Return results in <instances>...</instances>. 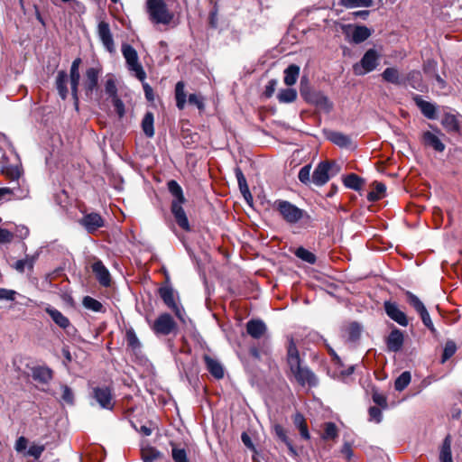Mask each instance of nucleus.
Segmentation results:
<instances>
[{"instance_id":"obj_1","label":"nucleus","mask_w":462,"mask_h":462,"mask_svg":"<svg viewBox=\"0 0 462 462\" xmlns=\"http://www.w3.org/2000/svg\"><path fill=\"white\" fill-rule=\"evenodd\" d=\"M286 359L291 374L300 386L308 385L311 388L319 384L314 372L309 366L301 365L300 352L293 338L289 341Z\"/></svg>"},{"instance_id":"obj_2","label":"nucleus","mask_w":462,"mask_h":462,"mask_svg":"<svg viewBox=\"0 0 462 462\" xmlns=\"http://www.w3.org/2000/svg\"><path fill=\"white\" fill-rule=\"evenodd\" d=\"M167 188L173 197L171 203V212L175 222L182 230L190 232L191 227L187 214L182 207V205L186 203L187 199L183 194L181 186L175 180H171L167 182Z\"/></svg>"},{"instance_id":"obj_3","label":"nucleus","mask_w":462,"mask_h":462,"mask_svg":"<svg viewBox=\"0 0 462 462\" xmlns=\"http://www.w3.org/2000/svg\"><path fill=\"white\" fill-rule=\"evenodd\" d=\"M300 94L306 103L313 105L326 113H329L333 109V103L329 98L323 92L312 88L306 76L300 79Z\"/></svg>"},{"instance_id":"obj_4","label":"nucleus","mask_w":462,"mask_h":462,"mask_svg":"<svg viewBox=\"0 0 462 462\" xmlns=\"http://www.w3.org/2000/svg\"><path fill=\"white\" fill-rule=\"evenodd\" d=\"M274 208L279 212L283 220L289 224H296L300 220L306 223L311 221V217L307 211L298 208L287 200L278 199L274 202Z\"/></svg>"},{"instance_id":"obj_5","label":"nucleus","mask_w":462,"mask_h":462,"mask_svg":"<svg viewBox=\"0 0 462 462\" xmlns=\"http://www.w3.org/2000/svg\"><path fill=\"white\" fill-rule=\"evenodd\" d=\"M340 170V166L335 161H322L318 163L311 174L312 183L318 187L324 186L332 177L337 175Z\"/></svg>"},{"instance_id":"obj_6","label":"nucleus","mask_w":462,"mask_h":462,"mask_svg":"<svg viewBox=\"0 0 462 462\" xmlns=\"http://www.w3.org/2000/svg\"><path fill=\"white\" fill-rule=\"evenodd\" d=\"M147 11L151 21L155 23L169 24L174 17L163 0H147Z\"/></svg>"},{"instance_id":"obj_7","label":"nucleus","mask_w":462,"mask_h":462,"mask_svg":"<svg viewBox=\"0 0 462 462\" xmlns=\"http://www.w3.org/2000/svg\"><path fill=\"white\" fill-rule=\"evenodd\" d=\"M157 292H158V295L160 296V298L162 299V300L163 301V303L167 306V308L170 309L171 310H172L173 313L175 314V316L180 320L184 322L182 310L179 307V305L175 301V291L170 283V279L168 276L166 277L165 282L162 283L158 288Z\"/></svg>"},{"instance_id":"obj_8","label":"nucleus","mask_w":462,"mask_h":462,"mask_svg":"<svg viewBox=\"0 0 462 462\" xmlns=\"http://www.w3.org/2000/svg\"><path fill=\"white\" fill-rule=\"evenodd\" d=\"M121 51L129 70L134 71L140 81H143L146 79V73L139 62L136 50L132 45L124 43Z\"/></svg>"},{"instance_id":"obj_9","label":"nucleus","mask_w":462,"mask_h":462,"mask_svg":"<svg viewBox=\"0 0 462 462\" xmlns=\"http://www.w3.org/2000/svg\"><path fill=\"white\" fill-rule=\"evenodd\" d=\"M151 328L154 334L161 336H168L171 333H176L178 330L176 321L167 312L160 314Z\"/></svg>"},{"instance_id":"obj_10","label":"nucleus","mask_w":462,"mask_h":462,"mask_svg":"<svg viewBox=\"0 0 462 462\" xmlns=\"http://www.w3.org/2000/svg\"><path fill=\"white\" fill-rule=\"evenodd\" d=\"M379 54L374 49L365 51L359 63L353 66L356 75H365L374 70L378 65Z\"/></svg>"},{"instance_id":"obj_11","label":"nucleus","mask_w":462,"mask_h":462,"mask_svg":"<svg viewBox=\"0 0 462 462\" xmlns=\"http://www.w3.org/2000/svg\"><path fill=\"white\" fill-rule=\"evenodd\" d=\"M91 397L102 409L109 411L114 409L115 402L111 387L106 385L93 387Z\"/></svg>"},{"instance_id":"obj_12","label":"nucleus","mask_w":462,"mask_h":462,"mask_svg":"<svg viewBox=\"0 0 462 462\" xmlns=\"http://www.w3.org/2000/svg\"><path fill=\"white\" fill-rule=\"evenodd\" d=\"M102 69L98 67H90L86 69L82 83L86 96H91L97 89Z\"/></svg>"},{"instance_id":"obj_13","label":"nucleus","mask_w":462,"mask_h":462,"mask_svg":"<svg viewBox=\"0 0 462 462\" xmlns=\"http://www.w3.org/2000/svg\"><path fill=\"white\" fill-rule=\"evenodd\" d=\"M383 309L386 315L393 321L398 323L400 326L406 327L409 324L407 315L399 309L396 302L389 300L384 301Z\"/></svg>"},{"instance_id":"obj_14","label":"nucleus","mask_w":462,"mask_h":462,"mask_svg":"<svg viewBox=\"0 0 462 462\" xmlns=\"http://www.w3.org/2000/svg\"><path fill=\"white\" fill-rule=\"evenodd\" d=\"M79 223L85 227L89 234H94L100 227L105 226V221L100 214L91 212L86 214L80 220Z\"/></svg>"},{"instance_id":"obj_15","label":"nucleus","mask_w":462,"mask_h":462,"mask_svg":"<svg viewBox=\"0 0 462 462\" xmlns=\"http://www.w3.org/2000/svg\"><path fill=\"white\" fill-rule=\"evenodd\" d=\"M403 343L404 334L401 329L395 327L391 330L385 338L386 347L390 352H400L403 346Z\"/></svg>"},{"instance_id":"obj_16","label":"nucleus","mask_w":462,"mask_h":462,"mask_svg":"<svg viewBox=\"0 0 462 462\" xmlns=\"http://www.w3.org/2000/svg\"><path fill=\"white\" fill-rule=\"evenodd\" d=\"M97 33L106 50L109 52L115 51V42L110 31L109 23L101 21L97 26Z\"/></svg>"},{"instance_id":"obj_17","label":"nucleus","mask_w":462,"mask_h":462,"mask_svg":"<svg viewBox=\"0 0 462 462\" xmlns=\"http://www.w3.org/2000/svg\"><path fill=\"white\" fill-rule=\"evenodd\" d=\"M91 269L100 285L109 287L111 285V275L103 262L99 259L95 261Z\"/></svg>"},{"instance_id":"obj_18","label":"nucleus","mask_w":462,"mask_h":462,"mask_svg":"<svg viewBox=\"0 0 462 462\" xmlns=\"http://www.w3.org/2000/svg\"><path fill=\"white\" fill-rule=\"evenodd\" d=\"M31 376L33 381L47 384L53 378V371L46 365H36L31 368Z\"/></svg>"},{"instance_id":"obj_19","label":"nucleus","mask_w":462,"mask_h":462,"mask_svg":"<svg viewBox=\"0 0 462 462\" xmlns=\"http://www.w3.org/2000/svg\"><path fill=\"white\" fill-rule=\"evenodd\" d=\"M267 331L265 323L259 319H252L246 323V332L254 339L261 338Z\"/></svg>"},{"instance_id":"obj_20","label":"nucleus","mask_w":462,"mask_h":462,"mask_svg":"<svg viewBox=\"0 0 462 462\" xmlns=\"http://www.w3.org/2000/svg\"><path fill=\"white\" fill-rule=\"evenodd\" d=\"M45 312L51 318L52 321L60 328L67 329L69 327H70L71 323L69 319L54 307L48 305L45 308Z\"/></svg>"},{"instance_id":"obj_21","label":"nucleus","mask_w":462,"mask_h":462,"mask_svg":"<svg viewBox=\"0 0 462 462\" xmlns=\"http://www.w3.org/2000/svg\"><path fill=\"white\" fill-rule=\"evenodd\" d=\"M207 370L210 373V374L219 380L224 377V368L222 365L216 359L212 358L208 355H204L203 356Z\"/></svg>"},{"instance_id":"obj_22","label":"nucleus","mask_w":462,"mask_h":462,"mask_svg":"<svg viewBox=\"0 0 462 462\" xmlns=\"http://www.w3.org/2000/svg\"><path fill=\"white\" fill-rule=\"evenodd\" d=\"M413 101L415 102L416 106L420 109V112L424 116H426L429 119L436 118V107L433 104L423 100L421 97L419 95H415L413 97Z\"/></svg>"},{"instance_id":"obj_23","label":"nucleus","mask_w":462,"mask_h":462,"mask_svg":"<svg viewBox=\"0 0 462 462\" xmlns=\"http://www.w3.org/2000/svg\"><path fill=\"white\" fill-rule=\"evenodd\" d=\"M80 80V73L79 69H74V68H70L69 69V82H70V89L71 96L74 99L75 107L79 109V85Z\"/></svg>"},{"instance_id":"obj_24","label":"nucleus","mask_w":462,"mask_h":462,"mask_svg":"<svg viewBox=\"0 0 462 462\" xmlns=\"http://www.w3.org/2000/svg\"><path fill=\"white\" fill-rule=\"evenodd\" d=\"M68 74L65 70L58 71L55 86L60 97L62 100H66L69 95V89L67 88Z\"/></svg>"},{"instance_id":"obj_25","label":"nucleus","mask_w":462,"mask_h":462,"mask_svg":"<svg viewBox=\"0 0 462 462\" xmlns=\"http://www.w3.org/2000/svg\"><path fill=\"white\" fill-rule=\"evenodd\" d=\"M422 142L426 146L433 148L436 152H442L445 150V144L436 134L430 131L423 133Z\"/></svg>"},{"instance_id":"obj_26","label":"nucleus","mask_w":462,"mask_h":462,"mask_svg":"<svg viewBox=\"0 0 462 462\" xmlns=\"http://www.w3.org/2000/svg\"><path fill=\"white\" fill-rule=\"evenodd\" d=\"M441 124L448 133L458 134L460 132V125L457 116L450 113H445Z\"/></svg>"},{"instance_id":"obj_27","label":"nucleus","mask_w":462,"mask_h":462,"mask_svg":"<svg viewBox=\"0 0 462 462\" xmlns=\"http://www.w3.org/2000/svg\"><path fill=\"white\" fill-rule=\"evenodd\" d=\"M292 421L294 426L299 430L300 437L305 440H309L310 439V434L303 414L300 412H296L292 416Z\"/></svg>"},{"instance_id":"obj_28","label":"nucleus","mask_w":462,"mask_h":462,"mask_svg":"<svg viewBox=\"0 0 462 462\" xmlns=\"http://www.w3.org/2000/svg\"><path fill=\"white\" fill-rule=\"evenodd\" d=\"M327 138L332 143L340 148H347L351 144V138L341 132L330 131L328 134Z\"/></svg>"},{"instance_id":"obj_29","label":"nucleus","mask_w":462,"mask_h":462,"mask_svg":"<svg viewBox=\"0 0 462 462\" xmlns=\"http://www.w3.org/2000/svg\"><path fill=\"white\" fill-rule=\"evenodd\" d=\"M343 184L347 189L359 191L365 184V180L356 173H349L343 177Z\"/></svg>"},{"instance_id":"obj_30","label":"nucleus","mask_w":462,"mask_h":462,"mask_svg":"<svg viewBox=\"0 0 462 462\" xmlns=\"http://www.w3.org/2000/svg\"><path fill=\"white\" fill-rule=\"evenodd\" d=\"M300 68L297 64H290L284 69V84L288 87L293 86L300 76Z\"/></svg>"},{"instance_id":"obj_31","label":"nucleus","mask_w":462,"mask_h":462,"mask_svg":"<svg viewBox=\"0 0 462 462\" xmlns=\"http://www.w3.org/2000/svg\"><path fill=\"white\" fill-rule=\"evenodd\" d=\"M154 115L151 111H147L141 123L142 130L144 135L148 138L154 136Z\"/></svg>"},{"instance_id":"obj_32","label":"nucleus","mask_w":462,"mask_h":462,"mask_svg":"<svg viewBox=\"0 0 462 462\" xmlns=\"http://www.w3.org/2000/svg\"><path fill=\"white\" fill-rule=\"evenodd\" d=\"M371 30L365 25H356L352 33V42L361 43L371 36Z\"/></svg>"},{"instance_id":"obj_33","label":"nucleus","mask_w":462,"mask_h":462,"mask_svg":"<svg viewBox=\"0 0 462 462\" xmlns=\"http://www.w3.org/2000/svg\"><path fill=\"white\" fill-rule=\"evenodd\" d=\"M175 100L176 106L182 110L185 107L187 102V95L185 92V83L183 81H178L175 85Z\"/></svg>"},{"instance_id":"obj_34","label":"nucleus","mask_w":462,"mask_h":462,"mask_svg":"<svg viewBox=\"0 0 462 462\" xmlns=\"http://www.w3.org/2000/svg\"><path fill=\"white\" fill-rule=\"evenodd\" d=\"M382 78L384 81L394 85H402L403 81L400 77V73L396 68L390 67L386 68L382 73Z\"/></svg>"},{"instance_id":"obj_35","label":"nucleus","mask_w":462,"mask_h":462,"mask_svg":"<svg viewBox=\"0 0 462 462\" xmlns=\"http://www.w3.org/2000/svg\"><path fill=\"white\" fill-rule=\"evenodd\" d=\"M374 189L367 193L366 199L370 202H375L381 199L386 191V187L383 182L374 181Z\"/></svg>"},{"instance_id":"obj_36","label":"nucleus","mask_w":462,"mask_h":462,"mask_svg":"<svg viewBox=\"0 0 462 462\" xmlns=\"http://www.w3.org/2000/svg\"><path fill=\"white\" fill-rule=\"evenodd\" d=\"M141 457L143 462H154L162 457V453L153 447L142 448Z\"/></svg>"},{"instance_id":"obj_37","label":"nucleus","mask_w":462,"mask_h":462,"mask_svg":"<svg viewBox=\"0 0 462 462\" xmlns=\"http://www.w3.org/2000/svg\"><path fill=\"white\" fill-rule=\"evenodd\" d=\"M297 96L296 89L288 88L280 90L277 99L280 103L288 104L294 102L297 99Z\"/></svg>"},{"instance_id":"obj_38","label":"nucleus","mask_w":462,"mask_h":462,"mask_svg":"<svg viewBox=\"0 0 462 462\" xmlns=\"http://www.w3.org/2000/svg\"><path fill=\"white\" fill-rule=\"evenodd\" d=\"M407 302L418 312L421 314L427 310L423 302L411 291H407L405 292Z\"/></svg>"},{"instance_id":"obj_39","label":"nucleus","mask_w":462,"mask_h":462,"mask_svg":"<svg viewBox=\"0 0 462 462\" xmlns=\"http://www.w3.org/2000/svg\"><path fill=\"white\" fill-rule=\"evenodd\" d=\"M439 459L440 462H453L451 453V441L449 435H448L443 440Z\"/></svg>"},{"instance_id":"obj_40","label":"nucleus","mask_w":462,"mask_h":462,"mask_svg":"<svg viewBox=\"0 0 462 462\" xmlns=\"http://www.w3.org/2000/svg\"><path fill=\"white\" fill-rule=\"evenodd\" d=\"M406 81L414 89L421 90L422 77L419 70H411L406 76Z\"/></svg>"},{"instance_id":"obj_41","label":"nucleus","mask_w":462,"mask_h":462,"mask_svg":"<svg viewBox=\"0 0 462 462\" xmlns=\"http://www.w3.org/2000/svg\"><path fill=\"white\" fill-rule=\"evenodd\" d=\"M346 330L350 342H356L359 340L362 333V327L358 322L353 321L349 323Z\"/></svg>"},{"instance_id":"obj_42","label":"nucleus","mask_w":462,"mask_h":462,"mask_svg":"<svg viewBox=\"0 0 462 462\" xmlns=\"http://www.w3.org/2000/svg\"><path fill=\"white\" fill-rule=\"evenodd\" d=\"M82 305L86 309L90 310L94 312H105L106 311L103 304L99 300H97L90 296H85L83 298Z\"/></svg>"},{"instance_id":"obj_43","label":"nucleus","mask_w":462,"mask_h":462,"mask_svg":"<svg viewBox=\"0 0 462 462\" xmlns=\"http://www.w3.org/2000/svg\"><path fill=\"white\" fill-rule=\"evenodd\" d=\"M338 438V429L334 422H326L324 424V431L321 435L323 440H335Z\"/></svg>"},{"instance_id":"obj_44","label":"nucleus","mask_w":462,"mask_h":462,"mask_svg":"<svg viewBox=\"0 0 462 462\" xmlns=\"http://www.w3.org/2000/svg\"><path fill=\"white\" fill-rule=\"evenodd\" d=\"M125 340L127 346L131 348L133 351L138 350L141 347V342L136 336V333L134 328H130L126 329L125 332Z\"/></svg>"},{"instance_id":"obj_45","label":"nucleus","mask_w":462,"mask_h":462,"mask_svg":"<svg viewBox=\"0 0 462 462\" xmlns=\"http://www.w3.org/2000/svg\"><path fill=\"white\" fill-rule=\"evenodd\" d=\"M171 457L174 462H190L185 448H178L174 442H171Z\"/></svg>"},{"instance_id":"obj_46","label":"nucleus","mask_w":462,"mask_h":462,"mask_svg":"<svg viewBox=\"0 0 462 462\" xmlns=\"http://www.w3.org/2000/svg\"><path fill=\"white\" fill-rule=\"evenodd\" d=\"M411 375L409 371L402 372L394 382V389L397 392L403 391L411 383Z\"/></svg>"},{"instance_id":"obj_47","label":"nucleus","mask_w":462,"mask_h":462,"mask_svg":"<svg viewBox=\"0 0 462 462\" xmlns=\"http://www.w3.org/2000/svg\"><path fill=\"white\" fill-rule=\"evenodd\" d=\"M294 254L300 260H302L310 264H314L317 262L316 255L302 246L298 247L294 251Z\"/></svg>"},{"instance_id":"obj_48","label":"nucleus","mask_w":462,"mask_h":462,"mask_svg":"<svg viewBox=\"0 0 462 462\" xmlns=\"http://www.w3.org/2000/svg\"><path fill=\"white\" fill-rule=\"evenodd\" d=\"M373 1L374 0H339V5L348 9L359 6L370 7L373 5Z\"/></svg>"},{"instance_id":"obj_49","label":"nucleus","mask_w":462,"mask_h":462,"mask_svg":"<svg viewBox=\"0 0 462 462\" xmlns=\"http://www.w3.org/2000/svg\"><path fill=\"white\" fill-rule=\"evenodd\" d=\"M457 351V345L452 340H448L445 344L443 353L441 356V363L444 364L449 358H451Z\"/></svg>"},{"instance_id":"obj_50","label":"nucleus","mask_w":462,"mask_h":462,"mask_svg":"<svg viewBox=\"0 0 462 462\" xmlns=\"http://www.w3.org/2000/svg\"><path fill=\"white\" fill-rule=\"evenodd\" d=\"M372 399L378 407L383 410L388 409L387 397L383 393H379L376 389H373L372 391Z\"/></svg>"},{"instance_id":"obj_51","label":"nucleus","mask_w":462,"mask_h":462,"mask_svg":"<svg viewBox=\"0 0 462 462\" xmlns=\"http://www.w3.org/2000/svg\"><path fill=\"white\" fill-rule=\"evenodd\" d=\"M60 390H61V397H60L61 401L69 405L74 404V393H73L72 389L66 384H61Z\"/></svg>"},{"instance_id":"obj_52","label":"nucleus","mask_w":462,"mask_h":462,"mask_svg":"<svg viewBox=\"0 0 462 462\" xmlns=\"http://www.w3.org/2000/svg\"><path fill=\"white\" fill-rule=\"evenodd\" d=\"M310 170H311V165L310 164H307V165H304L299 171V174H298V178H299V180L305 184V185H309L310 183L312 182L311 180V176H310Z\"/></svg>"},{"instance_id":"obj_53","label":"nucleus","mask_w":462,"mask_h":462,"mask_svg":"<svg viewBox=\"0 0 462 462\" xmlns=\"http://www.w3.org/2000/svg\"><path fill=\"white\" fill-rule=\"evenodd\" d=\"M2 172L12 180H18L22 174V171L18 166L5 167Z\"/></svg>"},{"instance_id":"obj_54","label":"nucleus","mask_w":462,"mask_h":462,"mask_svg":"<svg viewBox=\"0 0 462 462\" xmlns=\"http://www.w3.org/2000/svg\"><path fill=\"white\" fill-rule=\"evenodd\" d=\"M105 91L111 98L118 97L117 87L116 84V80L113 78H109L106 79L105 83Z\"/></svg>"},{"instance_id":"obj_55","label":"nucleus","mask_w":462,"mask_h":462,"mask_svg":"<svg viewBox=\"0 0 462 462\" xmlns=\"http://www.w3.org/2000/svg\"><path fill=\"white\" fill-rule=\"evenodd\" d=\"M420 316L421 321L424 324V326L427 328H429V330L431 332V334L434 337H437L438 331H437V329L435 328V327L433 325V322H432V320L430 319V316L428 310H426L423 313L420 314Z\"/></svg>"},{"instance_id":"obj_56","label":"nucleus","mask_w":462,"mask_h":462,"mask_svg":"<svg viewBox=\"0 0 462 462\" xmlns=\"http://www.w3.org/2000/svg\"><path fill=\"white\" fill-rule=\"evenodd\" d=\"M189 103L191 106H197L199 111H203L205 109L204 97L201 95L198 94H190L189 96Z\"/></svg>"},{"instance_id":"obj_57","label":"nucleus","mask_w":462,"mask_h":462,"mask_svg":"<svg viewBox=\"0 0 462 462\" xmlns=\"http://www.w3.org/2000/svg\"><path fill=\"white\" fill-rule=\"evenodd\" d=\"M45 450L44 445H32L26 452V456L32 457L34 459H39Z\"/></svg>"},{"instance_id":"obj_58","label":"nucleus","mask_w":462,"mask_h":462,"mask_svg":"<svg viewBox=\"0 0 462 462\" xmlns=\"http://www.w3.org/2000/svg\"><path fill=\"white\" fill-rule=\"evenodd\" d=\"M382 410L378 406H371L368 410L369 420L380 423L383 419Z\"/></svg>"},{"instance_id":"obj_59","label":"nucleus","mask_w":462,"mask_h":462,"mask_svg":"<svg viewBox=\"0 0 462 462\" xmlns=\"http://www.w3.org/2000/svg\"><path fill=\"white\" fill-rule=\"evenodd\" d=\"M273 431L275 433V436L284 444L287 443L289 440V437L287 436V431L281 424H275L273 425Z\"/></svg>"},{"instance_id":"obj_60","label":"nucleus","mask_w":462,"mask_h":462,"mask_svg":"<svg viewBox=\"0 0 462 462\" xmlns=\"http://www.w3.org/2000/svg\"><path fill=\"white\" fill-rule=\"evenodd\" d=\"M218 8L217 5L212 8L208 14V26L211 29H217L218 26Z\"/></svg>"},{"instance_id":"obj_61","label":"nucleus","mask_w":462,"mask_h":462,"mask_svg":"<svg viewBox=\"0 0 462 462\" xmlns=\"http://www.w3.org/2000/svg\"><path fill=\"white\" fill-rule=\"evenodd\" d=\"M112 103L119 118H123L125 114L124 102L119 98V97H116L112 98Z\"/></svg>"},{"instance_id":"obj_62","label":"nucleus","mask_w":462,"mask_h":462,"mask_svg":"<svg viewBox=\"0 0 462 462\" xmlns=\"http://www.w3.org/2000/svg\"><path fill=\"white\" fill-rule=\"evenodd\" d=\"M278 85V80L275 79H272L268 81L267 85L265 86V89L263 91V96L266 98H270L273 97V95L275 92L276 87Z\"/></svg>"},{"instance_id":"obj_63","label":"nucleus","mask_w":462,"mask_h":462,"mask_svg":"<svg viewBox=\"0 0 462 462\" xmlns=\"http://www.w3.org/2000/svg\"><path fill=\"white\" fill-rule=\"evenodd\" d=\"M14 238V234L5 228L0 226V243H10Z\"/></svg>"},{"instance_id":"obj_64","label":"nucleus","mask_w":462,"mask_h":462,"mask_svg":"<svg viewBox=\"0 0 462 462\" xmlns=\"http://www.w3.org/2000/svg\"><path fill=\"white\" fill-rule=\"evenodd\" d=\"M341 454L346 457L347 461H350L354 453L352 445L349 442H345L341 448Z\"/></svg>"}]
</instances>
